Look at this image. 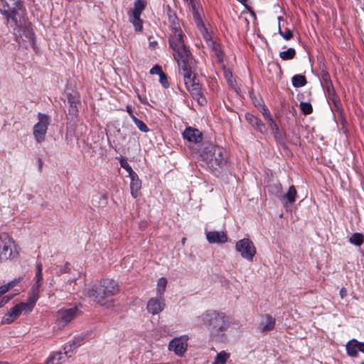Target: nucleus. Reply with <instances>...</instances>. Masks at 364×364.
Segmentation results:
<instances>
[{
  "mask_svg": "<svg viewBox=\"0 0 364 364\" xmlns=\"http://www.w3.org/2000/svg\"><path fill=\"white\" fill-rule=\"evenodd\" d=\"M267 190L270 195L282 198V186L279 181H275L267 186Z\"/></svg>",
  "mask_w": 364,
  "mask_h": 364,
  "instance_id": "nucleus-23",
  "label": "nucleus"
},
{
  "mask_svg": "<svg viewBox=\"0 0 364 364\" xmlns=\"http://www.w3.org/2000/svg\"><path fill=\"white\" fill-rule=\"evenodd\" d=\"M23 279L22 277H18L17 278H15L12 281L7 283L8 286L9 287L10 289L14 288L15 286H16L18 283H20Z\"/></svg>",
  "mask_w": 364,
  "mask_h": 364,
  "instance_id": "nucleus-46",
  "label": "nucleus"
},
{
  "mask_svg": "<svg viewBox=\"0 0 364 364\" xmlns=\"http://www.w3.org/2000/svg\"><path fill=\"white\" fill-rule=\"evenodd\" d=\"M297 192L294 186H291L287 193L282 194V198L287 199L289 203H293L296 200Z\"/></svg>",
  "mask_w": 364,
  "mask_h": 364,
  "instance_id": "nucleus-30",
  "label": "nucleus"
},
{
  "mask_svg": "<svg viewBox=\"0 0 364 364\" xmlns=\"http://www.w3.org/2000/svg\"><path fill=\"white\" fill-rule=\"evenodd\" d=\"M131 179L130 182V191L131 195L134 198H136L140 195V190L141 188V181L139 179L136 173H132L129 176Z\"/></svg>",
  "mask_w": 364,
  "mask_h": 364,
  "instance_id": "nucleus-20",
  "label": "nucleus"
},
{
  "mask_svg": "<svg viewBox=\"0 0 364 364\" xmlns=\"http://www.w3.org/2000/svg\"><path fill=\"white\" fill-rule=\"evenodd\" d=\"M274 134V137L275 140L282 146L286 147L285 144V140L284 136L282 134V133L280 132L279 129L278 128L277 130H274L272 132Z\"/></svg>",
  "mask_w": 364,
  "mask_h": 364,
  "instance_id": "nucleus-36",
  "label": "nucleus"
},
{
  "mask_svg": "<svg viewBox=\"0 0 364 364\" xmlns=\"http://www.w3.org/2000/svg\"><path fill=\"white\" fill-rule=\"evenodd\" d=\"M296 55V50L293 48H289L287 50L279 53V57L283 60H289L293 59Z\"/></svg>",
  "mask_w": 364,
  "mask_h": 364,
  "instance_id": "nucleus-33",
  "label": "nucleus"
},
{
  "mask_svg": "<svg viewBox=\"0 0 364 364\" xmlns=\"http://www.w3.org/2000/svg\"><path fill=\"white\" fill-rule=\"evenodd\" d=\"M321 78H322V82H321L322 87H324L326 85L333 83L331 80L330 75H329L328 73H327V72H323Z\"/></svg>",
  "mask_w": 364,
  "mask_h": 364,
  "instance_id": "nucleus-42",
  "label": "nucleus"
},
{
  "mask_svg": "<svg viewBox=\"0 0 364 364\" xmlns=\"http://www.w3.org/2000/svg\"><path fill=\"white\" fill-rule=\"evenodd\" d=\"M185 240H186V238H183L182 239V242L184 243L185 242Z\"/></svg>",
  "mask_w": 364,
  "mask_h": 364,
  "instance_id": "nucleus-59",
  "label": "nucleus"
},
{
  "mask_svg": "<svg viewBox=\"0 0 364 364\" xmlns=\"http://www.w3.org/2000/svg\"><path fill=\"white\" fill-rule=\"evenodd\" d=\"M187 340L186 336L173 338L168 344V350H173L178 356H183L187 349Z\"/></svg>",
  "mask_w": 364,
  "mask_h": 364,
  "instance_id": "nucleus-13",
  "label": "nucleus"
},
{
  "mask_svg": "<svg viewBox=\"0 0 364 364\" xmlns=\"http://www.w3.org/2000/svg\"><path fill=\"white\" fill-rule=\"evenodd\" d=\"M276 320L270 315H264L262 316L259 323V329L263 333L269 332L274 329Z\"/></svg>",
  "mask_w": 364,
  "mask_h": 364,
  "instance_id": "nucleus-21",
  "label": "nucleus"
},
{
  "mask_svg": "<svg viewBox=\"0 0 364 364\" xmlns=\"http://www.w3.org/2000/svg\"><path fill=\"white\" fill-rule=\"evenodd\" d=\"M38 122L33 126V134L37 142L41 143L45 140L51 119L48 115L39 112L38 114Z\"/></svg>",
  "mask_w": 364,
  "mask_h": 364,
  "instance_id": "nucleus-9",
  "label": "nucleus"
},
{
  "mask_svg": "<svg viewBox=\"0 0 364 364\" xmlns=\"http://www.w3.org/2000/svg\"><path fill=\"white\" fill-rule=\"evenodd\" d=\"M339 294L341 299L345 298L347 296V290L345 287H342L340 289Z\"/></svg>",
  "mask_w": 364,
  "mask_h": 364,
  "instance_id": "nucleus-52",
  "label": "nucleus"
},
{
  "mask_svg": "<svg viewBox=\"0 0 364 364\" xmlns=\"http://www.w3.org/2000/svg\"><path fill=\"white\" fill-rule=\"evenodd\" d=\"M361 364H364V361Z\"/></svg>",
  "mask_w": 364,
  "mask_h": 364,
  "instance_id": "nucleus-61",
  "label": "nucleus"
},
{
  "mask_svg": "<svg viewBox=\"0 0 364 364\" xmlns=\"http://www.w3.org/2000/svg\"><path fill=\"white\" fill-rule=\"evenodd\" d=\"M167 279L165 277H161L158 279L156 285V296L164 297V294L167 285Z\"/></svg>",
  "mask_w": 364,
  "mask_h": 364,
  "instance_id": "nucleus-28",
  "label": "nucleus"
},
{
  "mask_svg": "<svg viewBox=\"0 0 364 364\" xmlns=\"http://www.w3.org/2000/svg\"><path fill=\"white\" fill-rule=\"evenodd\" d=\"M159 82L164 88L169 87V82L168 81L167 76L164 73H161V74L159 75Z\"/></svg>",
  "mask_w": 364,
  "mask_h": 364,
  "instance_id": "nucleus-43",
  "label": "nucleus"
},
{
  "mask_svg": "<svg viewBox=\"0 0 364 364\" xmlns=\"http://www.w3.org/2000/svg\"><path fill=\"white\" fill-rule=\"evenodd\" d=\"M164 73L160 65H156L151 70L150 73L152 75H159V76Z\"/></svg>",
  "mask_w": 364,
  "mask_h": 364,
  "instance_id": "nucleus-44",
  "label": "nucleus"
},
{
  "mask_svg": "<svg viewBox=\"0 0 364 364\" xmlns=\"http://www.w3.org/2000/svg\"><path fill=\"white\" fill-rule=\"evenodd\" d=\"M261 112H262V115L264 116V117L267 121L272 118L271 116V114L269 112V110L268 109V108L266 106L262 107Z\"/></svg>",
  "mask_w": 364,
  "mask_h": 364,
  "instance_id": "nucleus-45",
  "label": "nucleus"
},
{
  "mask_svg": "<svg viewBox=\"0 0 364 364\" xmlns=\"http://www.w3.org/2000/svg\"><path fill=\"white\" fill-rule=\"evenodd\" d=\"M41 286V282L36 281L35 283L33 284L31 289L33 290L34 291H37L40 294V288Z\"/></svg>",
  "mask_w": 364,
  "mask_h": 364,
  "instance_id": "nucleus-49",
  "label": "nucleus"
},
{
  "mask_svg": "<svg viewBox=\"0 0 364 364\" xmlns=\"http://www.w3.org/2000/svg\"><path fill=\"white\" fill-rule=\"evenodd\" d=\"M183 1L187 3L188 6H190V5L196 3V0H183Z\"/></svg>",
  "mask_w": 364,
  "mask_h": 364,
  "instance_id": "nucleus-55",
  "label": "nucleus"
},
{
  "mask_svg": "<svg viewBox=\"0 0 364 364\" xmlns=\"http://www.w3.org/2000/svg\"><path fill=\"white\" fill-rule=\"evenodd\" d=\"M39 296V293L31 289L28 292L27 301L24 302V304H26V305L28 306L29 309L32 311L37 301L38 300Z\"/></svg>",
  "mask_w": 364,
  "mask_h": 364,
  "instance_id": "nucleus-27",
  "label": "nucleus"
},
{
  "mask_svg": "<svg viewBox=\"0 0 364 364\" xmlns=\"http://www.w3.org/2000/svg\"><path fill=\"white\" fill-rule=\"evenodd\" d=\"M348 241L354 245L360 246L364 242V235L360 232H355L350 237Z\"/></svg>",
  "mask_w": 364,
  "mask_h": 364,
  "instance_id": "nucleus-32",
  "label": "nucleus"
},
{
  "mask_svg": "<svg viewBox=\"0 0 364 364\" xmlns=\"http://www.w3.org/2000/svg\"><path fill=\"white\" fill-rule=\"evenodd\" d=\"M140 16H130V21L134 25L135 31L137 32L141 31L143 28V22Z\"/></svg>",
  "mask_w": 364,
  "mask_h": 364,
  "instance_id": "nucleus-35",
  "label": "nucleus"
},
{
  "mask_svg": "<svg viewBox=\"0 0 364 364\" xmlns=\"http://www.w3.org/2000/svg\"><path fill=\"white\" fill-rule=\"evenodd\" d=\"M119 164L121 167L127 171L129 176H132V173H135L131 166L128 164L127 160L126 159H120Z\"/></svg>",
  "mask_w": 364,
  "mask_h": 364,
  "instance_id": "nucleus-38",
  "label": "nucleus"
},
{
  "mask_svg": "<svg viewBox=\"0 0 364 364\" xmlns=\"http://www.w3.org/2000/svg\"><path fill=\"white\" fill-rule=\"evenodd\" d=\"M32 311L29 309L24 302H21L13 306L10 311L2 318V324H10L18 318L21 314H28Z\"/></svg>",
  "mask_w": 364,
  "mask_h": 364,
  "instance_id": "nucleus-12",
  "label": "nucleus"
},
{
  "mask_svg": "<svg viewBox=\"0 0 364 364\" xmlns=\"http://www.w3.org/2000/svg\"><path fill=\"white\" fill-rule=\"evenodd\" d=\"M292 85L294 87H301L306 85V77L303 75H295L291 78Z\"/></svg>",
  "mask_w": 364,
  "mask_h": 364,
  "instance_id": "nucleus-31",
  "label": "nucleus"
},
{
  "mask_svg": "<svg viewBox=\"0 0 364 364\" xmlns=\"http://www.w3.org/2000/svg\"><path fill=\"white\" fill-rule=\"evenodd\" d=\"M277 20L279 21V26H278V33L279 34L282 36L286 41H289L293 37V31L289 28H286L284 31L282 30L280 26V21H283V17L279 16L277 18Z\"/></svg>",
  "mask_w": 364,
  "mask_h": 364,
  "instance_id": "nucleus-29",
  "label": "nucleus"
},
{
  "mask_svg": "<svg viewBox=\"0 0 364 364\" xmlns=\"http://www.w3.org/2000/svg\"><path fill=\"white\" fill-rule=\"evenodd\" d=\"M42 271H43L42 263L41 262H36V276H35L36 281L41 282L43 280Z\"/></svg>",
  "mask_w": 364,
  "mask_h": 364,
  "instance_id": "nucleus-41",
  "label": "nucleus"
},
{
  "mask_svg": "<svg viewBox=\"0 0 364 364\" xmlns=\"http://www.w3.org/2000/svg\"><path fill=\"white\" fill-rule=\"evenodd\" d=\"M236 250L241 257L248 261H252L256 255V247L249 238H243L235 244Z\"/></svg>",
  "mask_w": 364,
  "mask_h": 364,
  "instance_id": "nucleus-10",
  "label": "nucleus"
},
{
  "mask_svg": "<svg viewBox=\"0 0 364 364\" xmlns=\"http://www.w3.org/2000/svg\"><path fill=\"white\" fill-rule=\"evenodd\" d=\"M0 13L4 16L8 23L14 21L13 18L18 14L26 16L21 0H0Z\"/></svg>",
  "mask_w": 364,
  "mask_h": 364,
  "instance_id": "nucleus-7",
  "label": "nucleus"
},
{
  "mask_svg": "<svg viewBox=\"0 0 364 364\" xmlns=\"http://www.w3.org/2000/svg\"><path fill=\"white\" fill-rule=\"evenodd\" d=\"M127 112L129 114L130 117L133 120L134 118H136L135 115L134 114L133 107L131 105L127 106Z\"/></svg>",
  "mask_w": 364,
  "mask_h": 364,
  "instance_id": "nucleus-50",
  "label": "nucleus"
},
{
  "mask_svg": "<svg viewBox=\"0 0 364 364\" xmlns=\"http://www.w3.org/2000/svg\"><path fill=\"white\" fill-rule=\"evenodd\" d=\"M268 123H269V125L270 128L272 129V132L274 131V130L277 131V129L279 128L278 125L274 122L273 118H272L269 120H268Z\"/></svg>",
  "mask_w": 364,
  "mask_h": 364,
  "instance_id": "nucleus-48",
  "label": "nucleus"
},
{
  "mask_svg": "<svg viewBox=\"0 0 364 364\" xmlns=\"http://www.w3.org/2000/svg\"><path fill=\"white\" fill-rule=\"evenodd\" d=\"M76 349V347L73 345V342H70L68 343H66L63 346V353L68 357L70 358L72 356L70 353H73Z\"/></svg>",
  "mask_w": 364,
  "mask_h": 364,
  "instance_id": "nucleus-37",
  "label": "nucleus"
},
{
  "mask_svg": "<svg viewBox=\"0 0 364 364\" xmlns=\"http://www.w3.org/2000/svg\"><path fill=\"white\" fill-rule=\"evenodd\" d=\"M300 109L301 112L306 115L310 114L313 112V107L309 102H301L300 103Z\"/></svg>",
  "mask_w": 364,
  "mask_h": 364,
  "instance_id": "nucleus-39",
  "label": "nucleus"
},
{
  "mask_svg": "<svg viewBox=\"0 0 364 364\" xmlns=\"http://www.w3.org/2000/svg\"><path fill=\"white\" fill-rule=\"evenodd\" d=\"M166 306L164 297L156 296V297L151 298L146 305L147 311L152 314L156 315L161 312Z\"/></svg>",
  "mask_w": 364,
  "mask_h": 364,
  "instance_id": "nucleus-14",
  "label": "nucleus"
},
{
  "mask_svg": "<svg viewBox=\"0 0 364 364\" xmlns=\"http://www.w3.org/2000/svg\"><path fill=\"white\" fill-rule=\"evenodd\" d=\"M82 340H83V337H82V336L75 337L72 341L73 345H74L76 347V348H77L79 346H80L82 345Z\"/></svg>",
  "mask_w": 364,
  "mask_h": 364,
  "instance_id": "nucleus-47",
  "label": "nucleus"
},
{
  "mask_svg": "<svg viewBox=\"0 0 364 364\" xmlns=\"http://www.w3.org/2000/svg\"><path fill=\"white\" fill-rule=\"evenodd\" d=\"M206 239L210 244H223L228 242V235L223 231H210L206 232Z\"/></svg>",
  "mask_w": 364,
  "mask_h": 364,
  "instance_id": "nucleus-17",
  "label": "nucleus"
},
{
  "mask_svg": "<svg viewBox=\"0 0 364 364\" xmlns=\"http://www.w3.org/2000/svg\"><path fill=\"white\" fill-rule=\"evenodd\" d=\"M80 314L79 306L75 305L69 309L61 308L55 314L56 321L58 325L65 326Z\"/></svg>",
  "mask_w": 364,
  "mask_h": 364,
  "instance_id": "nucleus-11",
  "label": "nucleus"
},
{
  "mask_svg": "<svg viewBox=\"0 0 364 364\" xmlns=\"http://www.w3.org/2000/svg\"><path fill=\"white\" fill-rule=\"evenodd\" d=\"M229 357L230 354L223 350L217 354L213 364H226V362Z\"/></svg>",
  "mask_w": 364,
  "mask_h": 364,
  "instance_id": "nucleus-34",
  "label": "nucleus"
},
{
  "mask_svg": "<svg viewBox=\"0 0 364 364\" xmlns=\"http://www.w3.org/2000/svg\"><path fill=\"white\" fill-rule=\"evenodd\" d=\"M68 358L62 352L52 353L45 362V364H63Z\"/></svg>",
  "mask_w": 364,
  "mask_h": 364,
  "instance_id": "nucleus-22",
  "label": "nucleus"
},
{
  "mask_svg": "<svg viewBox=\"0 0 364 364\" xmlns=\"http://www.w3.org/2000/svg\"><path fill=\"white\" fill-rule=\"evenodd\" d=\"M138 98H139V100H140V102H141V103H143V104H145V103H146V102L143 100V98H141V96H140V95H138Z\"/></svg>",
  "mask_w": 364,
  "mask_h": 364,
  "instance_id": "nucleus-56",
  "label": "nucleus"
},
{
  "mask_svg": "<svg viewBox=\"0 0 364 364\" xmlns=\"http://www.w3.org/2000/svg\"><path fill=\"white\" fill-rule=\"evenodd\" d=\"M188 6L192 11L193 18L195 20L196 25L198 27L203 26L200 9L199 6L197 5L196 2Z\"/></svg>",
  "mask_w": 364,
  "mask_h": 364,
  "instance_id": "nucleus-25",
  "label": "nucleus"
},
{
  "mask_svg": "<svg viewBox=\"0 0 364 364\" xmlns=\"http://www.w3.org/2000/svg\"><path fill=\"white\" fill-rule=\"evenodd\" d=\"M245 119L257 132L262 134H267V128L260 119L250 113L245 114Z\"/></svg>",
  "mask_w": 364,
  "mask_h": 364,
  "instance_id": "nucleus-18",
  "label": "nucleus"
},
{
  "mask_svg": "<svg viewBox=\"0 0 364 364\" xmlns=\"http://www.w3.org/2000/svg\"><path fill=\"white\" fill-rule=\"evenodd\" d=\"M277 66L281 70V66L279 65V64H277Z\"/></svg>",
  "mask_w": 364,
  "mask_h": 364,
  "instance_id": "nucleus-58",
  "label": "nucleus"
},
{
  "mask_svg": "<svg viewBox=\"0 0 364 364\" xmlns=\"http://www.w3.org/2000/svg\"><path fill=\"white\" fill-rule=\"evenodd\" d=\"M176 60L178 68L183 71L184 84L186 89L200 105L207 103L203 96L198 80L196 78V62L189 50L173 54Z\"/></svg>",
  "mask_w": 364,
  "mask_h": 364,
  "instance_id": "nucleus-1",
  "label": "nucleus"
},
{
  "mask_svg": "<svg viewBox=\"0 0 364 364\" xmlns=\"http://www.w3.org/2000/svg\"><path fill=\"white\" fill-rule=\"evenodd\" d=\"M14 245V241L7 233L0 234V263L17 256L12 249Z\"/></svg>",
  "mask_w": 364,
  "mask_h": 364,
  "instance_id": "nucleus-8",
  "label": "nucleus"
},
{
  "mask_svg": "<svg viewBox=\"0 0 364 364\" xmlns=\"http://www.w3.org/2000/svg\"><path fill=\"white\" fill-rule=\"evenodd\" d=\"M347 353L350 357H357L358 351L364 353V342L353 339L346 344Z\"/></svg>",
  "mask_w": 364,
  "mask_h": 364,
  "instance_id": "nucleus-19",
  "label": "nucleus"
},
{
  "mask_svg": "<svg viewBox=\"0 0 364 364\" xmlns=\"http://www.w3.org/2000/svg\"><path fill=\"white\" fill-rule=\"evenodd\" d=\"M68 266H69V263L68 262H66L64 266H61L60 267V273L68 272L69 270H70Z\"/></svg>",
  "mask_w": 364,
  "mask_h": 364,
  "instance_id": "nucleus-51",
  "label": "nucleus"
},
{
  "mask_svg": "<svg viewBox=\"0 0 364 364\" xmlns=\"http://www.w3.org/2000/svg\"><path fill=\"white\" fill-rule=\"evenodd\" d=\"M38 169L41 171L43 166V161L41 159H38Z\"/></svg>",
  "mask_w": 364,
  "mask_h": 364,
  "instance_id": "nucleus-53",
  "label": "nucleus"
},
{
  "mask_svg": "<svg viewBox=\"0 0 364 364\" xmlns=\"http://www.w3.org/2000/svg\"><path fill=\"white\" fill-rule=\"evenodd\" d=\"M68 102L70 105L69 112L75 114L77 112V104L79 103V96L77 93H68L67 95Z\"/></svg>",
  "mask_w": 364,
  "mask_h": 364,
  "instance_id": "nucleus-24",
  "label": "nucleus"
},
{
  "mask_svg": "<svg viewBox=\"0 0 364 364\" xmlns=\"http://www.w3.org/2000/svg\"><path fill=\"white\" fill-rule=\"evenodd\" d=\"M8 301H9V299H5V298H2L1 302H0V308L1 306H3Z\"/></svg>",
  "mask_w": 364,
  "mask_h": 364,
  "instance_id": "nucleus-54",
  "label": "nucleus"
},
{
  "mask_svg": "<svg viewBox=\"0 0 364 364\" xmlns=\"http://www.w3.org/2000/svg\"><path fill=\"white\" fill-rule=\"evenodd\" d=\"M151 44H152V45L156 44V41H154V42H153V43H151Z\"/></svg>",
  "mask_w": 364,
  "mask_h": 364,
  "instance_id": "nucleus-60",
  "label": "nucleus"
},
{
  "mask_svg": "<svg viewBox=\"0 0 364 364\" xmlns=\"http://www.w3.org/2000/svg\"><path fill=\"white\" fill-rule=\"evenodd\" d=\"M119 291V286L115 280L105 278L97 281L91 288L85 289L84 294L86 296L91 298L95 302L104 305L107 301L116 295Z\"/></svg>",
  "mask_w": 364,
  "mask_h": 364,
  "instance_id": "nucleus-3",
  "label": "nucleus"
},
{
  "mask_svg": "<svg viewBox=\"0 0 364 364\" xmlns=\"http://www.w3.org/2000/svg\"><path fill=\"white\" fill-rule=\"evenodd\" d=\"M133 122L141 132L146 133L149 131V129L148 128L146 124L143 121L139 119L138 118H134L133 119Z\"/></svg>",
  "mask_w": 364,
  "mask_h": 364,
  "instance_id": "nucleus-40",
  "label": "nucleus"
},
{
  "mask_svg": "<svg viewBox=\"0 0 364 364\" xmlns=\"http://www.w3.org/2000/svg\"><path fill=\"white\" fill-rule=\"evenodd\" d=\"M201 156L213 171L223 168L228 161V151L224 148L218 146L209 145L205 147Z\"/></svg>",
  "mask_w": 364,
  "mask_h": 364,
  "instance_id": "nucleus-5",
  "label": "nucleus"
},
{
  "mask_svg": "<svg viewBox=\"0 0 364 364\" xmlns=\"http://www.w3.org/2000/svg\"><path fill=\"white\" fill-rule=\"evenodd\" d=\"M183 137L189 142L198 144L202 141L203 134L198 129L189 127L183 132Z\"/></svg>",
  "mask_w": 364,
  "mask_h": 364,
  "instance_id": "nucleus-16",
  "label": "nucleus"
},
{
  "mask_svg": "<svg viewBox=\"0 0 364 364\" xmlns=\"http://www.w3.org/2000/svg\"><path fill=\"white\" fill-rule=\"evenodd\" d=\"M196 325L200 329L207 331L211 339L223 341L230 322L225 313L209 309L197 317Z\"/></svg>",
  "mask_w": 364,
  "mask_h": 364,
  "instance_id": "nucleus-2",
  "label": "nucleus"
},
{
  "mask_svg": "<svg viewBox=\"0 0 364 364\" xmlns=\"http://www.w3.org/2000/svg\"><path fill=\"white\" fill-rule=\"evenodd\" d=\"M171 33L168 38L169 46L173 54L189 50L185 45L183 33L181 29L179 20L175 14L169 16Z\"/></svg>",
  "mask_w": 364,
  "mask_h": 364,
  "instance_id": "nucleus-6",
  "label": "nucleus"
},
{
  "mask_svg": "<svg viewBox=\"0 0 364 364\" xmlns=\"http://www.w3.org/2000/svg\"><path fill=\"white\" fill-rule=\"evenodd\" d=\"M326 93L327 100L329 103L332 102L334 107L338 109H341V103L339 97L337 95L333 83L323 87Z\"/></svg>",
  "mask_w": 364,
  "mask_h": 364,
  "instance_id": "nucleus-15",
  "label": "nucleus"
},
{
  "mask_svg": "<svg viewBox=\"0 0 364 364\" xmlns=\"http://www.w3.org/2000/svg\"><path fill=\"white\" fill-rule=\"evenodd\" d=\"M0 364H9L7 362L0 361Z\"/></svg>",
  "mask_w": 364,
  "mask_h": 364,
  "instance_id": "nucleus-57",
  "label": "nucleus"
},
{
  "mask_svg": "<svg viewBox=\"0 0 364 364\" xmlns=\"http://www.w3.org/2000/svg\"><path fill=\"white\" fill-rule=\"evenodd\" d=\"M14 21L9 23L10 26L13 28L16 41L21 44V41L26 43L25 47L28 46L35 48V34L31 26V23L27 20L26 16L21 17L17 14L16 18H13Z\"/></svg>",
  "mask_w": 364,
  "mask_h": 364,
  "instance_id": "nucleus-4",
  "label": "nucleus"
},
{
  "mask_svg": "<svg viewBox=\"0 0 364 364\" xmlns=\"http://www.w3.org/2000/svg\"><path fill=\"white\" fill-rule=\"evenodd\" d=\"M145 0H136V1L134 2V9L129 12V15L141 16L142 11L145 9Z\"/></svg>",
  "mask_w": 364,
  "mask_h": 364,
  "instance_id": "nucleus-26",
  "label": "nucleus"
}]
</instances>
